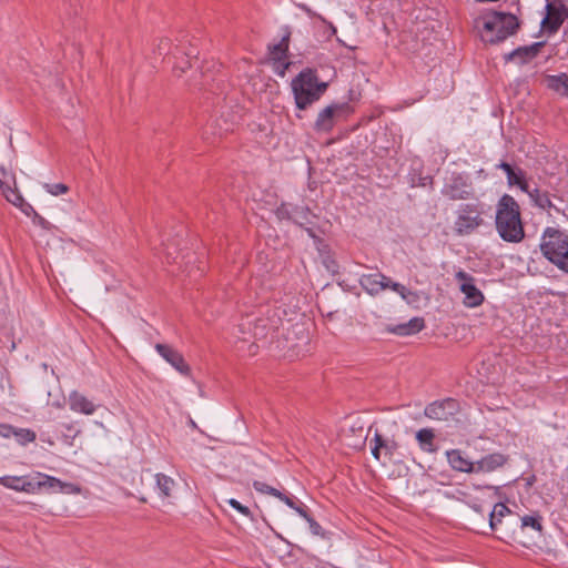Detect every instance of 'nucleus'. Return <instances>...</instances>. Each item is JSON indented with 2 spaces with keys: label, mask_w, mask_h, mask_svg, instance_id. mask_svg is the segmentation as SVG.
I'll return each instance as SVG.
<instances>
[{
  "label": "nucleus",
  "mask_w": 568,
  "mask_h": 568,
  "mask_svg": "<svg viewBox=\"0 0 568 568\" xmlns=\"http://www.w3.org/2000/svg\"><path fill=\"white\" fill-rule=\"evenodd\" d=\"M495 225L505 242L519 243L525 239L520 206L511 195L504 194L498 200Z\"/></svg>",
  "instance_id": "1"
},
{
  "label": "nucleus",
  "mask_w": 568,
  "mask_h": 568,
  "mask_svg": "<svg viewBox=\"0 0 568 568\" xmlns=\"http://www.w3.org/2000/svg\"><path fill=\"white\" fill-rule=\"evenodd\" d=\"M539 250L549 263L568 274V234L565 231L547 226L540 236Z\"/></svg>",
  "instance_id": "2"
},
{
  "label": "nucleus",
  "mask_w": 568,
  "mask_h": 568,
  "mask_svg": "<svg viewBox=\"0 0 568 568\" xmlns=\"http://www.w3.org/2000/svg\"><path fill=\"white\" fill-rule=\"evenodd\" d=\"M328 84L320 82L316 70L306 68L302 70L292 81V91L296 108L307 109L311 104L320 100L326 91Z\"/></svg>",
  "instance_id": "3"
},
{
  "label": "nucleus",
  "mask_w": 568,
  "mask_h": 568,
  "mask_svg": "<svg viewBox=\"0 0 568 568\" xmlns=\"http://www.w3.org/2000/svg\"><path fill=\"white\" fill-rule=\"evenodd\" d=\"M488 517L489 527L498 539L507 544L516 539V531L519 527L518 515L513 513L505 504H496Z\"/></svg>",
  "instance_id": "4"
},
{
  "label": "nucleus",
  "mask_w": 568,
  "mask_h": 568,
  "mask_svg": "<svg viewBox=\"0 0 568 568\" xmlns=\"http://www.w3.org/2000/svg\"><path fill=\"white\" fill-rule=\"evenodd\" d=\"M519 20L516 16L506 12L491 11L484 22V30L490 33L486 41L495 44L515 34L519 29Z\"/></svg>",
  "instance_id": "5"
},
{
  "label": "nucleus",
  "mask_w": 568,
  "mask_h": 568,
  "mask_svg": "<svg viewBox=\"0 0 568 568\" xmlns=\"http://www.w3.org/2000/svg\"><path fill=\"white\" fill-rule=\"evenodd\" d=\"M484 224L483 210L479 204H462L457 212L454 231L457 235H469Z\"/></svg>",
  "instance_id": "6"
},
{
  "label": "nucleus",
  "mask_w": 568,
  "mask_h": 568,
  "mask_svg": "<svg viewBox=\"0 0 568 568\" xmlns=\"http://www.w3.org/2000/svg\"><path fill=\"white\" fill-rule=\"evenodd\" d=\"M442 194L452 201H465L474 197V189L466 174L454 172L444 183Z\"/></svg>",
  "instance_id": "7"
},
{
  "label": "nucleus",
  "mask_w": 568,
  "mask_h": 568,
  "mask_svg": "<svg viewBox=\"0 0 568 568\" xmlns=\"http://www.w3.org/2000/svg\"><path fill=\"white\" fill-rule=\"evenodd\" d=\"M283 30L284 34L281 41L267 47L268 58L272 61L273 70L280 77H284L286 70L291 65V62L287 61V54L292 32L290 27H285Z\"/></svg>",
  "instance_id": "8"
},
{
  "label": "nucleus",
  "mask_w": 568,
  "mask_h": 568,
  "mask_svg": "<svg viewBox=\"0 0 568 568\" xmlns=\"http://www.w3.org/2000/svg\"><path fill=\"white\" fill-rule=\"evenodd\" d=\"M568 19V8L564 0H555L546 4V16L541 20V31L548 34H555L565 20Z\"/></svg>",
  "instance_id": "9"
},
{
  "label": "nucleus",
  "mask_w": 568,
  "mask_h": 568,
  "mask_svg": "<svg viewBox=\"0 0 568 568\" xmlns=\"http://www.w3.org/2000/svg\"><path fill=\"white\" fill-rule=\"evenodd\" d=\"M282 325L283 320L280 310H268L266 315L257 317L254 321L252 333L256 339H264L277 333Z\"/></svg>",
  "instance_id": "10"
},
{
  "label": "nucleus",
  "mask_w": 568,
  "mask_h": 568,
  "mask_svg": "<svg viewBox=\"0 0 568 568\" xmlns=\"http://www.w3.org/2000/svg\"><path fill=\"white\" fill-rule=\"evenodd\" d=\"M456 278L460 282V291L464 293V305L466 307H478L484 303V294L475 285L474 277L465 271H459L456 274Z\"/></svg>",
  "instance_id": "11"
},
{
  "label": "nucleus",
  "mask_w": 568,
  "mask_h": 568,
  "mask_svg": "<svg viewBox=\"0 0 568 568\" xmlns=\"http://www.w3.org/2000/svg\"><path fill=\"white\" fill-rule=\"evenodd\" d=\"M458 407L456 399L445 398L428 404L424 409V414L429 419L448 420L457 413Z\"/></svg>",
  "instance_id": "12"
},
{
  "label": "nucleus",
  "mask_w": 568,
  "mask_h": 568,
  "mask_svg": "<svg viewBox=\"0 0 568 568\" xmlns=\"http://www.w3.org/2000/svg\"><path fill=\"white\" fill-rule=\"evenodd\" d=\"M156 352L168 362L170 363L179 373L184 376L191 375V367L185 362L183 355L168 344L158 343L155 345Z\"/></svg>",
  "instance_id": "13"
},
{
  "label": "nucleus",
  "mask_w": 568,
  "mask_h": 568,
  "mask_svg": "<svg viewBox=\"0 0 568 568\" xmlns=\"http://www.w3.org/2000/svg\"><path fill=\"white\" fill-rule=\"evenodd\" d=\"M175 50L178 53L173 54V58L169 63L172 64L173 72L180 77L192 67L191 60L196 58L197 51L194 47H191L185 51L184 41H180L179 44H175Z\"/></svg>",
  "instance_id": "14"
},
{
  "label": "nucleus",
  "mask_w": 568,
  "mask_h": 568,
  "mask_svg": "<svg viewBox=\"0 0 568 568\" xmlns=\"http://www.w3.org/2000/svg\"><path fill=\"white\" fill-rule=\"evenodd\" d=\"M372 444V455L376 460L382 459V454L384 458L387 460H392L394 454L397 452L399 445L394 439L384 438L378 430L375 432L374 438L371 442Z\"/></svg>",
  "instance_id": "15"
},
{
  "label": "nucleus",
  "mask_w": 568,
  "mask_h": 568,
  "mask_svg": "<svg viewBox=\"0 0 568 568\" xmlns=\"http://www.w3.org/2000/svg\"><path fill=\"white\" fill-rule=\"evenodd\" d=\"M545 44V41H539L530 45L518 47L511 52L505 54L504 59L506 62L518 59L520 64H526L539 54Z\"/></svg>",
  "instance_id": "16"
},
{
  "label": "nucleus",
  "mask_w": 568,
  "mask_h": 568,
  "mask_svg": "<svg viewBox=\"0 0 568 568\" xmlns=\"http://www.w3.org/2000/svg\"><path fill=\"white\" fill-rule=\"evenodd\" d=\"M32 486L33 494H37L43 489L45 490H64L65 488H72V484L63 483L59 478H55L53 476L43 474V473H36L34 476H32Z\"/></svg>",
  "instance_id": "17"
},
{
  "label": "nucleus",
  "mask_w": 568,
  "mask_h": 568,
  "mask_svg": "<svg viewBox=\"0 0 568 568\" xmlns=\"http://www.w3.org/2000/svg\"><path fill=\"white\" fill-rule=\"evenodd\" d=\"M390 278L382 273L364 274L359 284L369 295H376L388 287Z\"/></svg>",
  "instance_id": "18"
},
{
  "label": "nucleus",
  "mask_w": 568,
  "mask_h": 568,
  "mask_svg": "<svg viewBox=\"0 0 568 568\" xmlns=\"http://www.w3.org/2000/svg\"><path fill=\"white\" fill-rule=\"evenodd\" d=\"M449 466L459 473H476V462H471L463 455L460 449H450L446 452Z\"/></svg>",
  "instance_id": "19"
},
{
  "label": "nucleus",
  "mask_w": 568,
  "mask_h": 568,
  "mask_svg": "<svg viewBox=\"0 0 568 568\" xmlns=\"http://www.w3.org/2000/svg\"><path fill=\"white\" fill-rule=\"evenodd\" d=\"M509 456L501 453H493L476 462V473H491L505 466Z\"/></svg>",
  "instance_id": "20"
},
{
  "label": "nucleus",
  "mask_w": 568,
  "mask_h": 568,
  "mask_svg": "<svg viewBox=\"0 0 568 568\" xmlns=\"http://www.w3.org/2000/svg\"><path fill=\"white\" fill-rule=\"evenodd\" d=\"M424 327L425 321L423 317H413L406 323L387 325L385 331L398 336H409L419 333Z\"/></svg>",
  "instance_id": "21"
},
{
  "label": "nucleus",
  "mask_w": 568,
  "mask_h": 568,
  "mask_svg": "<svg viewBox=\"0 0 568 568\" xmlns=\"http://www.w3.org/2000/svg\"><path fill=\"white\" fill-rule=\"evenodd\" d=\"M68 403L71 410L84 415H92L97 409L94 403L78 390L69 394Z\"/></svg>",
  "instance_id": "22"
},
{
  "label": "nucleus",
  "mask_w": 568,
  "mask_h": 568,
  "mask_svg": "<svg viewBox=\"0 0 568 568\" xmlns=\"http://www.w3.org/2000/svg\"><path fill=\"white\" fill-rule=\"evenodd\" d=\"M0 485L27 494H33L34 488L32 486V477L30 476H3L0 477Z\"/></svg>",
  "instance_id": "23"
},
{
  "label": "nucleus",
  "mask_w": 568,
  "mask_h": 568,
  "mask_svg": "<svg viewBox=\"0 0 568 568\" xmlns=\"http://www.w3.org/2000/svg\"><path fill=\"white\" fill-rule=\"evenodd\" d=\"M253 488L258 491V493H262V494H267V495H271V496H274L276 498H278L280 500H282L283 503H285L290 508H294L297 504H298V499H296L295 497H292V496H288L282 491H280L278 489L265 484V483H262V481H258V480H255L253 483Z\"/></svg>",
  "instance_id": "24"
},
{
  "label": "nucleus",
  "mask_w": 568,
  "mask_h": 568,
  "mask_svg": "<svg viewBox=\"0 0 568 568\" xmlns=\"http://www.w3.org/2000/svg\"><path fill=\"white\" fill-rule=\"evenodd\" d=\"M435 437L434 429L432 428H422L416 433V440L418 442L419 448L429 454H434L438 450Z\"/></svg>",
  "instance_id": "25"
},
{
  "label": "nucleus",
  "mask_w": 568,
  "mask_h": 568,
  "mask_svg": "<svg viewBox=\"0 0 568 568\" xmlns=\"http://www.w3.org/2000/svg\"><path fill=\"white\" fill-rule=\"evenodd\" d=\"M335 125V115L333 108H324L317 115L314 129L317 132H329Z\"/></svg>",
  "instance_id": "26"
},
{
  "label": "nucleus",
  "mask_w": 568,
  "mask_h": 568,
  "mask_svg": "<svg viewBox=\"0 0 568 568\" xmlns=\"http://www.w3.org/2000/svg\"><path fill=\"white\" fill-rule=\"evenodd\" d=\"M155 483H156V487L160 491V496L162 498H171L172 497V494H173V490L175 487V481L172 477H170L165 474H162V473H158V474H155Z\"/></svg>",
  "instance_id": "27"
},
{
  "label": "nucleus",
  "mask_w": 568,
  "mask_h": 568,
  "mask_svg": "<svg viewBox=\"0 0 568 568\" xmlns=\"http://www.w3.org/2000/svg\"><path fill=\"white\" fill-rule=\"evenodd\" d=\"M6 200L13 204L14 206L19 207L22 213H24L27 216H38V213L33 209V206L26 202L22 195L18 190L14 192H10L9 195H7Z\"/></svg>",
  "instance_id": "28"
},
{
  "label": "nucleus",
  "mask_w": 568,
  "mask_h": 568,
  "mask_svg": "<svg viewBox=\"0 0 568 568\" xmlns=\"http://www.w3.org/2000/svg\"><path fill=\"white\" fill-rule=\"evenodd\" d=\"M547 87L562 95L568 97V74L560 73L546 78Z\"/></svg>",
  "instance_id": "29"
},
{
  "label": "nucleus",
  "mask_w": 568,
  "mask_h": 568,
  "mask_svg": "<svg viewBox=\"0 0 568 568\" xmlns=\"http://www.w3.org/2000/svg\"><path fill=\"white\" fill-rule=\"evenodd\" d=\"M0 189L4 197H7L10 192L18 190L14 174L7 171L3 166H0Z\"/></svg>",
  "instance_id": "30"
},
{
  "label": "nucleus",
  "mask_w": 568,
  "mask_h": 568,
  "mask_svg": "<svg viewBox=\"0 0 568 568\" xmlns=\"http://www.w3.org/2000/svg\"><path fill=\"white\" fill-rule=\"evenodd\" d=\"M534 201L535 205L542 210L556 209L550 200L548 192H542L539 189L529 190L526 192Z\"/></svg>",
  "instance_id": "31"
},
{
  "label": "nucleus",
  "mask_w": 568,
  "mask_h": 568,
  "mask_svg": "<svg viewBox=\"0 0 568 568\" xmlns=\"http://www.w3.org/2000/svg\"><path fill=\"white\" fill-rule=\"evenodd\" d=\"M508 184L518 186L523 192H528V182L526 180V173L523 169H514L510 174L507 175Z\"/></svg>",
  "instance_id": "32"
},
{
  "label": "nucleus",
  "mask_w": 568,
  "mask_h": 568,
  "mask_svg": "<svg viewBox=\"0 0 568 568\" xmlns=\"http://www.w3.org/2000/svg\"><path fill=\"white\" fill-rule=\"evenodd\" d=\"M156 51L160 55H163L168 62H171L173 54L178 53L175 50V44L173 45L172 41L169 38H162L158 45Z\"/></svg>",
  "instance_id": "33"
},
{
  "label": "nucleus",
  "mask_w": 568,
  "mask_h": 568,
  "mask_svg": "<svg viewBox=\"0 0 568 568\" xmlns=\"http://www.w3.org/2000/svg\"><path fill=\"white\" fill-rule=\"evenodd\" d=\"M518 519L520 528L531 527L532 529L539 532L542 530L541 516L539 514L526 515L524 517L518 516Z\"/></svg>",
  "instance_id": "34"
},
{
  "label": "nucleus",
  "mask_w": 568,
  "mask_h": 568,
  "mask_svg": "<svg viewBox=\"0 0 568 568\" xmlns=\"http://www.w3.org/2000/svg\"><path fill=\"white\" fill-rule=\"evenodd\" d=\"M18 444L26 446L29 443H33L37 439V434L32 429L29 428H17L13 434Z\"/></svg>",
  "instance_id": "35"
},
{
  "label": "nucleus",
  "mask_w": 568,
  "mask_h": 568,
  "mask_svg": "<svg viewBox=\"0 0 568 568\" xmlns=\"http://www.w3.org/2000/svg\"><path fill=\"white\" fill-rule=\"evenodd\" d=\"M310 215L311 210L307 206H294L293 223L298 224L300 226L311 223Z\"/></svg>",
  "instance_id": "36"
},
{
  "label": "nucleus",
  "mask_w": 568,
  "mask_h": 568,
  "mask_svg": "<svg viewBox=\"0 0 568 568\" xmlns=\"http://www.w3.org/2000/svg\"><path fill=\"white\" fill-rule=\"evenodd\" d=\"M329 108H333L335 118H347L349 114L354 113V108L348 102L334 103L331 104Z\"/></svg>",
  "instance_id": "37"
},
{
  "label": "nucleus",
  "mask_w": 568,
  "mask_h": 568,
  "mask_svg": "<svg viewBox=\"0 0 568 568\" xmlns=\"http://www.w3.org/2000/svg\"><path fill=\"white\" fill-rule=\"evenodd\" d=\"M43 187L53 196L67 194L70 191V187L64 183H45L43 184Z\"/></svg>",
  "instance_id": "38"
},
{
  "label": "nucleus",
  "mask_w": 568,
  "mask_h": 568,
  "mask_svg": "<svg viewBox=\"0 0 568 568\" xmlns=\"http://www.w3.org/2000/svg\"><path fill=\"white\" fill-rule=\"evenodd\" d=\"M276 216L280 220H288L293 222L294 217V206L290 207V205L282 203L275 211Z\"/></svg>",
  "instance_id": "39"
},
{
  "label": "nucleus",
  "mask_w": 568,
  "mask_h": 568,
  "mask_svg": "<svg viewBox=\"0 0 568 568\" xmlns=\"http://www.w3.org/2000/svg\"><path fill=\"white\" fill-rule=\"evenodd\" d=\"M229 505L236 509L242 515L252 518V511L248 507L242 505L239 500L231 498L227 500Z\"/></svg>",
  "instance_id": "40"
},
{
  "label": "nucleus",
  "mask_w": 568,
  "mask_h": 568,
  "mask_svg": "<svg viewBox=\"0 0 568 568\" xmlns=\"http://www.w3.org/2000/svg\"><path fill=\"white\" fill-rule=\"evenodd\" d=\"M387 288H390L394 292L398 293L403 298H406L407 294L409 293V291L406 288V286H404L403 284L397 283V282L390 281Z\"/></svg>",
  "instance_id": "41"
},
{
  "label": "nucleus",
  "mask_w": 568,
  "mask_h": 568,
  "mask_svg": "<svg viewBox=\"0 0 568 568\" xmlns=\"http://www.w3.org/2000/svg\"><path fill=\"white\" fill-rule=\"evenodd\" d=\"M301 8L310 16V17H317L320 20L328 24L329 31L335 34L336 33V27L332 22H327L322 16L316 14L313 12L310 8L306 6H301Z\"/></svg>",
  "instance_id": "42"
},
{
  "label": "nucleus",
  "mask_w": 568,
  "mask_h": 568,
  "mask_svg": "<svg viewBox=\"0 0 568 568\" xmlns=\"http://www.w3.org/2000/svg\"><path fill=\"white\" fill-rule=\"evenodd\" d=\"M16 427L10 424H0V437L10 438L14 434Z\"/></svg>",
  "instance_id": "43"
},
{
  "label": "nucleus",
  "mask_w": 568,
  "mask_h": 568,
  "mask_svg": "<svg viewBox=\"0 0 568 568\" xmlns=\"http://www.w3.org/2000/svg\"><path fill=\"white\" fill-rule=\"evenodd\" d=\"M293 509L305 520L311 516L307 507L302 501H298V504Z\"/></svg>",
  "instance_id": "44"
},
{
  "label": "nucleus",
  "mask_w": 568,
  "mask_h": 568,
  "mask_svg": "<svg viewBox=\"0 0 568 568\" xmlns=\"http://www.w3.org/2000/svg\"><path fill=\"white\" fill-rule=\"evenodd\" d=\"M306 521L310 525V529L311 531L314 534V535H321V531H322V527L321 525L313 518V516L311 515Z\"/></svg>",
  "instance_id": "45"
},
{
  "label": "nucleus",
  "mask_w": 568,
  "mask_h": 568,
  "mask_svg": "<svg viewBox=\"0 0 568 568\" xmlns=\"http://www.w3.org/2000/svg\"><path fill=\"white\" fill-rule=\"evenodd\" d=\"M496 168L503 170L506 173V175L510 174L514 170V168L505 161H501L499 164L496 165Z\"/></svg>",
  "instance_id": "46"
},
{
  "label": "nucleus",
  "mask_w": 568,
  "mask_h": 568,
  "mask_svg": "<svg viewBox=\"0 0 568 568\" xmlns=\"http://www.w3.org/2000/svg\"><path fill=\"white\" fill-rule=\"evenodd\" d=\"M33 221L37 222L41 226H44L47 224V221L39 214H38V216H33Z\"/></svg>",
  "instance_id": "47"
},
{
  "label": "nucleus",
  "mask_w": 568,
  "mask_h": 568,
  "mask_svg": "<svg viewBox=\"0 0 568 568\" xmlns=\"http://www.w3.org/2000/svg\"><path fill=\"white\" fill-rule=\"evenodd\" d=\"M306 232H307V234H308L311 237L316 239V235H315V232L313 231V229L306 227Z\"/></svg>",
  "instance_id": "48"
},
{
  "label": "nucleus",
  "mask_w": 568,
  "mask_h": 568,
  "mask_svg": "<svg viewBox=\"0 0 568 568\" xmlns=\"http://www.w3.org/2000/svg\"><path fill=\"white\" fill-rule=\"evenodd\" d=\"M65 428H67L68 430H73V426H72V425H65Z\"/></svg>",
  "instance_id": "49"
},
{
  "label": "nucleus",
  "mask_w": 568,
  "mask_h": 568,
  "mask_svg": "<svg viewBox=\"0 0 568 568\" xmlns=\"http://www.w3.org/2000/svg\"><path fill=\"white\" fill-rule=\"evenodd\" d=\"M140 501H142V503H146V498L141 497V498H140Z\"/></svg>",
  "instance_id": "50"
},
{
  "label": "nucleus",
  "mask_w": 568,
  "mask_h": 568,
  "mask_svg": "<svg viewBox=\"0 0 568 568\" xmlns=\"http://www.w3.org/2000/svg\"><path fill=\"white\" fill-rule=\"evenodd\" d=\"M430 185H433V178H428Z\"/></svg>",
  "instance_id": "51"
},
{
  "label": "nucleus",
  "mask_w": 568,
  "mask_h": 568,
  "mask_svg": "<svg viewBox=\"0 0 568 568\" xmlns=\"http://www.w3.org/2000/svg\"><path fill=\"white\" fill-rule=\"evenodd\" d=\"M79 433H80V430H75L73 437H75Z\"/></svg>",
  "instance_id": "52"
}]
</instances>
